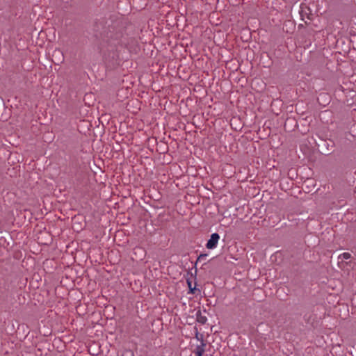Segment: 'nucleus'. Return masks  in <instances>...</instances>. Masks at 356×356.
Segmentation results:
<instances>
[{"mask_svg": "<svg viewBox=\"0 0 356 356\" xmlns=\"http://www.w3.org/2000/svg\"><path fill=\"white\" fill-rule=\"evenodd\" d=\"M219 238V235L216 233H214L211 236L210 239L207 241L206 245H216Z\"/></svg>", "mask_w": 356, "mask_h": 356, "instance_id": "f257e3e1", "label": "nucleus"}, {"mask_svg": "<svg viewBox=\"0 0 356 356\" xmlns=\"http://www.w3.org/2000/svg\"><path fill=\"white\" fill-rule=\"evenodd\" d=\"M350 258V254L348 252H344L339 256V259L341 260V261L348 259Z\"/></svg>", "mask_w": 356, "mask_h": 356, "instance_id": "f03ea898", "label": "nucleus"}, {"mask_svg": "<svg viewBox=\"0 0 356 356\" xmlns=\"http://www.w3.org/2000/svg\"><path fill=\"white\" fill-rule=\"evenodd\" d=\"M202 353H203V350H197V351L195 353L196 356H202Z\"/></svg>", "mask_w": 356, "mask_h": 356, "instance_id": "7ed1b4c3", "label": "nucleus"}, {"mask_svg": "<svg viewBox=\"0 0 356 356\" xmlns=\"http://www.w3.org/2000/svg\"><path fill=\"white\" fill-rule=\"evenodd\" d=\"M201 323H204L206 321V318L204 317H201L200 319L199 320Z\"/></svg>", "mask_w": 356, "mask_h": 356, "instance_id": "20e7f679", "label": "nucleus"}, {"mask_svg": "<svg viewBox=\"0 0 356 356\" xmlns=\"http://www.w3.org/2000/svg\"><path fill=\"white\" fill-rule=\"evenodd\" d=\"M188 285H189V287L191 289V292L193 293H194L193 292V289L191 287V283L190 282H188Z\"/></svg>", "mask_w": 356, "mask_h": 356, "instance_id": "39448f33", "label": "nucleus"}, {"mask_svg": "<svg viewBox=\"0 0 356 356\" xmlns=\"http://www.w3.org/2000/svg\"><path fill=\"white\" fill-rule=\"evenodd\" d=\"M209 248H214L215 246H212V245H210V246H207Z\"/></svg>", "mask_w": 356, "mask_h": 356, "instance_id": "423d86ee", "label": "nucleus"}, {"mask_svg": "<svg viewBox=\"0 0 356 356\" xmlns=\"http://www.w3.org/2000/svg\"><path fill=\"white\" fill-rule=\"evenodd\" d=\"M206 255H207V254H201V255L200 256V258H201V257H204V256H206Z\"/></svg>", "mask_w": 356, "mask_h": 356, "instance_id": "0eeeda50", "label": "nucleus"}]
</instances>
